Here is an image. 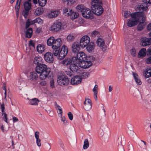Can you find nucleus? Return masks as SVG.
<instances>
[{"mask_svg": "<svg viewBox=\"0 0 151 151\" xmlns=\"http://www.w3.org/2000/svg\"><path fill=\"white\" fill-rule=\"evenodd\" d=\"M51 69L45 64L42 63L36 65V71L37 73L40 74V78L41 80L45 79L47 77L51 72Z\"/></svg>", "mask_w": 151, "mask_h": 151, "instance_id": "obj_1", "label": "nucleus"}, {"mask_svg": "<svg viewBox=\"0 0 151 151\" xmlns=\"http://www.w3.org/2000/svg\"><path fill=\"white\" fill-rule=\"evenodd\" d=\"M131 18L129 19L127 23V25L132 27L136 25L139 22V19L144 20L145 18L142 12H134L131 14Z\"/></svg>", "mask_w": 151, "mask_h": 151, "instance_id": "obj_2", "label": "nucleus"}, {"mask_svg": "<svg viewBox=\"0 0 151 151\" xmlns=\"http://www.w3.org/2000/svg\"><path fill=\"white\" fill-rule=\"evenodd\" d=\"M66 27L65 23L60 22L57 21L55 22L51 26V29L55 32L59 31L62 29H63Z\"/></svg>", "mask_w": 151, "mask_h": 151, "instance_id": "obj_3", "label": "nucleus"}, {"mask_svg": "<svg viewBox=\"0 0 151 151\" xmlns=\"http://www.w3.org/2000/svg\"><path fill=\"white\" fill-rule=\"evenodd\" d=\"M87 60V56L83 52H80L77 53L76 56L72 57V60L75 63Z\"/></svg>", "mask_w": 151, "mask_h": 151, "instance_id": "obj_4", "label": "nucleus"}, {"mask_svg": "<svg viewBox=\"0 0 151 151\" xmlns=\"http://www.w3.org/2000/svg\"><path fill=\"white\" fill-rule=\"evenodd\" d=\"M91 8L93 13L97 15H100L104 11L102 6L99 4L92 5Z\"/></svg>", "mask_w": 151, "mask_h": 151, "instance_id": "obj_5", "label": "nucleus"}, {"mask_svg": "<svg viewBox=\"0 0 151 151\" xmlns=\"http://www.w3.org/2000/svg\"><path fill=\"white\" fill-rule=\"evenodd\" d=\"M57 82L58 84L60 86L67 85L69 83V80L67 76L64 75L59 76Z\"/></svg>", "mask_w": 151, "mask_h": 151, "instance_id": "obj_6", "label": "nucleus"}, {"mask_svg": "<svg viewBox=\"0 0 151 151\" xmlns=\"http://www.w3.org/2000/svg\"><path fill=\"white\" fill-rule=\"evenodd\" d=\"M83 17L87 19H93V12H92L90 9L88 8H84V10L82 13Z\"/></svg>", "mask_w": 151, "mask_h": 151, "instance_id": "obj_7", "label": "nucleus"}, {"mask_svg": "<svg viewBox=\"0 0 151 151\" xmlns=\"http://www.w3.org/2000/svg\"><path fill=\"white\" fill-rule=\"evenodd\" d=\"M90 39L89 37L87 35L83 36L81 39L80 45L82 47H84L89 43Z\"/></svg>", "mask_w": 151, "mask_h": 151, "instance_id": "obj_8", "label": "nucleus"}, {"mask_svg": "<svg viewBox=\"0 0 151 151\" xmlns=\"http://www.w3.org/2000/svg\"><path fill=\"white\" fill-rule=\"evenodd\" d=\"M68 52L67 47L65 45H63L60 51L58 58L60 60L63 59L67 55Z\"/></svg>", "mask_w": 151, "mask_h": 151, "instance_id": "obj_9", "label": "nucleus"}, {"mask_svg": "<svg viewBox=\"0 0 151 151\" xmlns=\"http://www.w3.org/2000/svg\"><path fill=\"white\" fill-rule=\"evenodd\" d=\"M77 63L80 67L84 69L89 68L92 64V63H91V61L88 62L87 60H83Z\"/></svg>", "mask_w": 151, "mask_h": 151, "instance_id": "obj_10", "label": "nucleus"}, {"mask_svg": "<svg viewBox=\"0 0 151 151\" xmlns=\"http://www.w3.org/2000/svg\"><path fill=\"white\" fill-rule=\"evenodd\" d=\"M44 59L46 62L48 63H53L54 61L52 54L50 52H47L45 54Z\"/></svg>", "mask_w": 151, "mask_h": 151, "instance_id": "obj_11", "label": "nucleus"}, {"mask_svg": "<svg viewBox=\"0 0 151 151\" xmlns=\"http://www.w3.org/2000/svg\"><path fill=\"white\" fill-rule=\"evenodd\" d=\"M141 12L143 13L145 18L144 20L142 19H139V21H140V22L137 26V29L139 31H141L144 28L145 24V21L146 20V15L145 12Z\"/></svg>", "mask_w": 151, "mask_h": 151, "instance_id": "obj_12", "label": "nucleus"}, {"mask_svg": "<svg viewBox=\"0 0 151 151\" xmlns=\"http://www.w3.org/2000/svg\"><path fill=\"white\" fill-rule=\"evenodd\" d=\"M82 81L81 76H76L72 78L70 81V83L72 85H77L80 83Z\"/></svg>", "mask_w": 151, "mask_h": 151, "instance_id": "obj_13", "label": "nucleus"}, {"mask_svg": "<svg viewBox=\"0 0 151 151\" xmlns=\"http://www.w3.org/2000/svg\"><path fill=\"white\" fill-rule=\"evenodd\" d=\"M96 43L98 46L101 47L102 50L104 51L106 48V46L105 45V42L102 38H99L96 41Z\"/></svg>", "mask_w": 151, "mask_h": 151, "instance_id": "obj_14", "label": "nucleus"}, {"mask_svg": "<svg viewBox=\"0 0 151 151\" xmlns=\"http://www.w3.org/2000/svg\"><path fill=\"white\" fill-rule=\"evenodd\" d=\"M79 43L77 42H74L72 44L71 46L72 51L75 53H78L80 50Z\"/></svg>", "mask_w": 151, "mask_h": 151, "instance_id": "obj_15", "label": "nucleus"}, {"mask_svg": "<svg viewBox=\"0 0 151 151\" xmlns=\"http://www.w3.org/2000/svg\"><path fill=\"white\" fill-rule=\"evenodd\" d=\"M84 109L86 110H88L91 109L92 107L91 101L89 99H86L84 103Z\"/></svg>", "mask_w": 151, "mask_h": 151, "instance_id": "obj_16", "label": "nucleus"}, {"mask_svg": "<svg viewBox=\"0 0 151 151\" xmlns=\"http://www.w3.org/2000/svg\"><path fill=\"white\" fill-rule=\"evenodd\" d=\"M29 79L31 81H35L37 80L38 78V76L37 75V73L33 71L30 73V75L28 77Z\"/></svg>", "mask_w": 151, "mask_h": 151, "instance_id": "obj_17", "label": "nucleus"}, {"mask_svg": "<svg viewBox=\"0 0 151 151\" xmlns=\"http://www.w3.org/2000/svg\"><path fill=\"white\" fill-rule=\"evenodd\" d=\"M141 44L143 46H146L151 44V38H144L142 40Z\"/></svg>", "mask_w": 151, "mask_h": 151, "instance_id": "obj_18", "label": "nucleus"}, {"mask_svg": "<svg viewBox=\"0 0 151 151\" xmlns=\"http://www.w3.org/2000/svg\"><path fill=\"white\" fill-rule=\"evenodd\" d=\"M73 63H71L69 66L70 70L73 72H76L79 69V67L77 65V63H74L73 60Z\"/></svg>", "mask_w": 151, "mask_h": 151, "instance_id": "obj_19", "label": "nucleus"}, {"mask_svg": "<svg viewBox=\"0 0 151 151\" xmlns=\"http://www.w3.org/2000/svg\"><path fill=\"white\" fill-rule=\"evenodd\" d=\"M62 44V41L60 38H58L55 40V41L54 43V45L52 47V48H60V47Z\"/></svg>", "mask_w": 151, "mask_h": 151, "instance_id": "obj_20", "label": "nucleus"}, {"mask_svg": "<svg viewBox=\"0 0 151 151\" xmlns=\"http://www.w3.org/2000/svg\"><path fill=\"white\" fill-rule=\"evenodd\" d=\"M73 63L72 58L71 59L68 58H65L62 61V63L64 65L68 66Z\"/></svg>", "mask_w": 151, "mask_h": 151, "instance_id": "obj_21", "label": "nucleus"}, {"mask_svg": "<svg viewBox=\"0 0 151 151\" xmlns=\"http://www.w3.org/2000/svg\"><path fill=\"white\" fill-rule=\"evenodd\" d=\"M60 13L59 11H54L51 12L48 15V17L49 18H53L57 17Z\"/></svg>", "mask_w": 151, "mask_h": 151, "instance_id": "obj_22", "label": "nucleus"}, {"mask_svg": "<svg viewBox=\"0 0 151 151\" xmlns=\"http://www.w3.org/2000/svg\"><path fill=\"white\" fill-rule=\"evenodd\" d=\"M42 58L40 56H36L34 59L33 63L37 65L42 63Z\"/></svg>", "mask_w": 151, "mask_h": 151, "instance_id": "obj_23", "label": "nucleus"}, {"mask_svg": "<svg viewBox=\"0 0 151 151\" xmlns=\"http://www.w3.org/2000/svg\"><path fill=\"white\" fill-rule=\"evenodd\" d=\"M87 46L86 49L87 51L89 52H91L94 49L95 45L93 43H91L90 44H88Z\"/></svg>", "mask_w": 151, "mask_h": 151, "instance_id": "obj_24", "label": "nucleus"}, {"mask_svg": "<svg viewBox=\"0 0 151 151\" xmlns=\"http://www.w3.org/2000/svg\"><path fill=\"white\" fill-rule=\"evenodd\" d=\"M133 75L136 83L138 85H141L142 84V82L139 79V77L137 74L134 73H133Z\"/></svg>", "mask_w": 151, "mask_h": 151, "instance_id": "obj_25", "label": "nucleus"}, {"mask_svg": "<svg viewBox=\"0 0 151 151\" xmlns=\"http://www.w3.org/2000/svg\"><path fill=\"white\" fill-rule=\"evenodd\" d=\"M39 102V101L38 99L35 98L30 100L29 104L32 105H37Z\"/></svg>", "mask_w": 151, "mask_h": 151, "instance_id": "obj_26", "label": "nucleus"}, {"mask_svg": "<svg viewBox=\"0 0 151 151\" xmlns=\"http://www.w3.org/2000/svg\"><path fill=\"white\" fill-rule=\"evenodd\" d=\"M24 7L25 10L29 11L31 8V4L29 2L26 1L24 3Z\"/></svg>", "mask_w": 151, "mask_h": 151, "instance_id": "obj_27", "label": "nucleus"}, {"mask_svg": "<svg viewBox=\"0 0 151 151\" xmlns=\"http://www.w3.org/2000/svg\"><path fill=\"white\" fill-rule=\"evenodd\" d=\"M33 31L32 28H29L27 30L26 32V36L28 38H30L32 34Z\"/></svg>", "mask_w": 151, "mask_h": 151, "instance_id": "obj_28", "label": "nucleus"}, {"mask_svg": "<svg viewBox=\"0 0 151 151\" xmlns=\"http://www.w3.org/2000/svg\"><path fill=\"white\" fill-rule=\"evenodd\" d=\"M37 50L39 52L42 53L45 50V47L43 45H38L37 47Z\"/></svg>", "mask_w": 151, "mask_h": 151, "instance_id": "obj_29", "label": "nucleus"}, {"mask_svg": "<svg viewBox=\"0 0 151 151\" xmlns=\"http://www.w3.org/2000/svg\"><path fill=\"white\" fill-rule=\"evenodd\" d=\"M55 106L57 110V112L58 114H60L61 116L62 115L63 111L61 107L58 105L56 103H55Z\"/></svg>", "mask_w": 151, "mask_h": 151, "instance_id": "obj_30", "label": "nucleus"}, {"mask_svg": "<svg viewBox=\"0 0 151 151\" xmlns=\"http://www.w3.org/2000/svg\"><path fill=\"white\" fill-rule=\"evenodd\" d=\"M144 75L147 78H149L151 76V69H147L146 70Z\"/></svg>", "mask_w": 151, "mask_h": 151, "instance_id": "obj_31", "label": "nucleus"}, {"mask_svg": "<svg viewBox=\"0 0 151 151\" xmlns=\"http://www.w3.org/2000/svg\"><path fill=\"white\" fill-rule=\"evenodd\" d=\"M85 8L86 7L83 4L78 5L76 7V9L77 10L78 12H81L82 13L83 11L84 10V8Z\"/></svg>", "mask_w": 151, "mask_h": 151, "instance_id": "obj_32", "label": "nucleus"}, {"mask_svg": "<svg viewBox=\"0 0 151 151\" xmlns=\"http://www.w3.org/2000/svg\"><path fill=\"white\" fill-rule=\"evenodd\" d=\"M21 1L19 0H17L16 4L15 7V9L16 10V12H19V9L20 8V5L21 4Z\"/></svg>", "mask_w": 151, "mask_h": 151, "instance_id": "obj_33", "label": "nucleus"}, {"mask_svg": "<svg viewBox=\"0 0 151 151\" xmlns=\"http://www.w3.org/2000/svg\"><path fill=\"white\" fill-rule=\"evenodd\" d=\"M146 50L145 48L142 49L138 53V55L140 57H143L146 55Z\"/></svg>", "mask_w": 151, "mask_h": 151, "instance_id": "obj_34", "label": "nucleus"}, {"mask_svg": "<svg viewBox=\"0 0 151 151\" xmlns=\"http://www.w3.org/2000/svg\"><path fill=\"white\" fill-rule=\"evenodd\" d=\"M43 12L42 9L38 8L36 9L35 12V15L39 16L42 14Z\"/></svg>", "mask_w": 151, "mask_h": 151, "instance_id": "obj_35", "label": "nucleus"}, {"mask_svg": "<svg viewBox=\"0 0 151 151\" xmlns=\"http://www.w3.org/2000/svg\"><path fill=\"white\" fill-rule=\"evenodd\" d=\"M70 12V16H71L73 19L76 18L78 17L79 14L78 13L74 12L72 10H71Z\"/></svg>", "mask_w": 151, "mask_h": 151, "instance_id": "obj_36", "label": "nucleus"}, {"mask_svg": "<svg viewBox=\"0 0 151 151\" xmlns=\"http://www.w3.org/2000/svg\"><path fill=\"white\" fill-rule=\"evenodd\" d=\"M52 49L53 54L55 56H57L58 55V57H59V54L60 51V48H58V49L57 48H52Z\"/></svg>", "mask_w": 151, "mask_h": 151, "instance_id": "obj_37", "label": "nucleus"}, {"mask_svg": "<svg viewBox=\"0 0 151 151\" xmlns=\"http://www.w3.org/2000/svg\"><path fill=\"white\" fill-rule=\"evenodd\" d=\"M75 39V37L73 34H70L67 37V41L69 42L73 41Z\"/></svg>", "mask_w": 151, "mask_h": 151, "instance_id": "obj_38", "label": "nucleus"}, {"mask_svg": "<svg viewBox=\"0 0 151 151\" xmlns=\"http://www.w3.org/2000/svg\"><path fill=\"white\" fill-rule=\"evenodd\" d=\"M47 1V0H38V2L40 5L43 7L45 5Z\"/></svg>", "mask_w": 151, "mask_h": 151, "instance_id": "obj_39", "label": "nucleus"}, {"mask_svg": "<svg viewBox=\"0 0 151 151\" xmlns=\"http://www.w3.org/2000/svg\"><path fill=\"white\" fill-rule=\"evenodd\" d=\"M89 146V143L87 139H86L84 140V145L83 146V148L84 149H86Z\"/></svg>", "mask_w": 151, "mask_h": 151, "instance_id": "obj_40", "label": "nucleus"}, {"mask_svg": "<svg viewBox=\"0 0 151 151\" xmlns=\"http://www.w3.org/2000/svg\"><path fill=\"white\" fill-rule=\"evenodd\" d=\"M120 143L118 146L117 150L118 151H124L123 147L122 145V142L120 141Z\"/></svg>", "mask_w": 151, "mask_h": 151, "instance_id": "obj_41", "label": "nucleus"}, {"mask_svg": "<svg viewBox=\"0 0 151 151\" xmlns=\"http://www.w3.org/2000/svg\"><path fill=\"white\" fill-rule=\"evenodd\" d=\"M53 38V37H49L47 40V45L49 46H51L52 45V39Z\"/></svg>", "mask_w": 151, "mask_h": 151, "instance_id": "obj_42", "label": "nucleus"}, {"mask_svg": "<svg viewBox=\"0 0 151 151\" xmlns=\"http://www.w3.org/2000/svg\"><path fill=\"white\" fill-rule=\"evenodd\" d=\"M68 9H65L63 10V14H64L65 16H70V13L71 12H70L71 10L69 9V12H70V13H68V12H67Z\"/></svg>", "mask_w": 151, "mask_h": 151, "instance_id": "obj_43", "label": "nucleus"}, {"mask_svg": "<svg viewBox=\"0 0 151 151\" xmlns=\"http://www.w3.org/2000/svg\"><path fill=\"white\" fill-rule=\"evenodd\" d=\"M29 11L23 10L22 12V14L25 18H26L29 14Z\"/></svg>", "mask_w": 151, "mask_h": 151, "instance_id": "obj_44", "label": "nucleus"}, {"mask_svg": "<svg viewBox=\"0 0 151 151\" xmlns=\"http://www.w3.org/2000/svg\"><path fill=\"white\" fill-rule=\"evenodd\" d=\"M4 115V116L3 117V119L4 120V121L6 122L7 123H8V122L7 121V114L5 112H2V116Z\"/></svg>", "mask_w": 151, "mask_h": 151, "instance_id": "obj_45", "label": "nucleus"}, {"mask_svg": "<svg viewBox=\"0 0 151 151\" xmlns=\"http://www.w3.org/2000/svg\"><path fill=\"white\" fill-rule=\"evenodd\" d=\"M63 1L65 2H67L68 4L69 3L71 4H74L76 1L77 0H62Z\"/></svg>", "mask_w": 151, "mask_h": 151, "instance_id": "obj_46", "label": "nucleus"}, {"mask_svg": "<svg viewBox=\"0 0 151 151\" xmlns=\"http://www.w3.org/2000/svg\"><path fill=\"white\" fill-rule=\"evenodd\" d=\"M131 14L129 12L125 11L124 13V17L125 18H127L130 16H131Z\"/></svg>", "mask_w": 151, "mask_h": 151, "instance_id": "obj_47", "label": "nucleus"}, {"mask_svg": "<svg viewBox=\"0 0 151 151\" xmlns=\"http://www.w3.org/2000/svg\"><path fill=\"white\" fill-rule=\"evenodd\" d=\"M95 58L93 56H89V57L88 58L87 57V60H88V62L91 61V63L94 60Z\"/></svg>", "mask_w": 151, "mask_h": 151, "instance_id": "obj_48", "label": "nucleus"}, {"mask_svg": "<svg viewBox=\"0 0 151 151\" xmlns=\"http://www.w3.org/2000/svg\"><path fill=\"white\" fill-rule=\"evenodd\" d=\"M36 23H38L40 24H41L43 23V20L40 18H37L35 19Z\"/></svg>", "mask_w": 151, "mask_h": 151, "instance_id": "obj_49", "label": "nucleus"}, {"mask_svg": "<svg viewBox=\"0 0 151 151\" xmlns=\"http://www.w3.org/2000/svg\"><path fill=\"white\" fill-rule=\"evenodd\" d=\"M31 25V24L30 19H28L26 21V28L27 29Z\"/></svg>", "mask_w": 151, "mask_h": 151, "instance_id": "obj_50", "label": "nucleus"}, {"mask_svg": "<svg viewBox=\"0 0 151 151\" xmlns=\"http://www.w3.org/2000/svg\"><path fill=\"white\" fill-rule=\"evenodd\" d=\"M61 116V121L63 122V123L65 124H68V122L67 120H66V118L64 116Z\"/></svg>", "mask_w": 151, "mask_h": 151, "instance_id": "obj_51", "label": "nucleus"}, {"mask_svg": "<svg viewBox=\"0 0 151 151\" xmlns=\"http://www.w3.org/2000/svg\"><path fill=\"white\" fill-rule=\"evenodd\" d=\"M101 3V1L99 0H93L91 2L92 5L94 4H98Z\"/></svg>", "mask_w": 151, "mask_h": 151, "instance_id": "obj_52", "label": "nucleus"}, {"mask_svg": "<svg viewBox=\"0 0 151 151\" xmlns=\"http://www.w3.org/2000/svg\"><path fill=\"white\" fill-rule=\"evenodd\" d=\"M128 149L129 150H133V147L131 143L130 142H128Z\"/></svg>", "mask_w": 151, "mask_h": 151, "instance_id": "obj_53", "label": "nucleus"}, {"mask_svg": "<svg viewBox=\"0 0 151 151\" xmlns=\"http://www.w3.org/2000/svg\"><path fill=\"white\" fill-rule=\"evenodd\" d=\"M131 53L132 55L135 56L136 55L135 50L134 49H132L131 50Z\"/></svg>", "mask_w": 151, "mask_h": 151, "instance_id": "obj_54", "label": "nucleus"}, {"mask_svg": "<svg viewBox=\"0 0 151 151\" xmlns=\"http://www.w3.org/2000/svg\"><path fill=\"white\" fill-rule=\"evenodd\" d=\"M98 88V86L97 84L95 85L94 88H93V92L94 93H97Z\"/></svg>", "mask_w": 151, "mask_h": 151, "instance_id": "obj_55", "label": "nucleus"}, {"mask_svg": "<svg viewBox=\"0 0 151 151\" xmlns=\"http://www.w3.org/2000/svg\"><path fill=\"white\" fill-rule=\"evenodd\" d=\"M68 116L69 117V119L70 120H72L73 119V114L71 113L70 112H69L68 113Z\"/></svg>", "mask_w": 151, "mask_h": 151, "instance_id": "obj_56", "label": "nucleus"}, {"mask_svg": "<svg viewBox=\"0 0 151 151\" xmlns=\"http://www.w3.org/2000/svg\"><path fill=\"white\" fill-rule=\"evenodd\" d=\"M50 83L51 88H53L54 87V82L53 79L51 80Z\"/></svg>", "mask_w": 151, "mask_h": 151, "instance_id": "obj_57", "label": "nucleus"}, {"mask_svg": "<svg viewBox=\"0 0 151 151\" xmlns=\"http://www.w3.org/2000/svg\"><path fill=\"white\" fill-rule=\"evenodd\" d=\"M0 109H1L2 112H4V103L2 104L1 105Z\"/></svg>", "mask_w": 151, "mask_h": 151, "instance_id": "obj_58", "label": "nucleus"}, {"mask_svg": "<svg viewBox=\"0 0 151 151\" xmlns=\"http://www.w3.org/2000/svg\"><path fill=\"white\" fill-rule=\"evenodd\" d=\"M147 8V6H146V7L145 8L144 6H143L142 5H141L140 6H139V10H140L141 9L142 10L145 11V10H146V9Z\"/></svg>", "mask_w": 151, "mask_h": 151, "instance_id": "obj_59", "label": "nucleus"}, {"mask_svg": "<svg viewBox=\"0 0 151 151\" xmlns=\"http://www.w3.org/2000/svg\"><path fill=\"white\" fill-rule=\"evenodd\" d=\"M36 143L38 146L40 147L41 146V140L40 139H36Z\"/></svg>", "mask_w": 151, "mask_h": 151, "instance_id": "obj_60", "label": "nucleus"}, {"mask_svg": "<svg viewBox=\"0 0 151 151\" xmlns=\"http://www.w3.org/2000/svg\"><path fill=\"white\" fill-rule=\"evenodd\" d=\"M145 61L147 64L151 63V56L147 58L146 59Z\"/></svg>", "mask_w": 151, "mask_h": 151, "instance_id": "obj_61", "label": "nucleus"}, {"mask_svg": "<svg viewBox=\"0 0 151 151\" xmlns=\"http://www.w3.org/2000/svg\"><path fill=\"white\" fill-rule=\"evenodd\" d=\"M65 73L67 75L70 77H71L73 75L72 73L69 71H66Z\"/></svg>", "mask_w": 151, "mask_h": 151, "instance_id": "obj_62", "label": "nucleus"}, {"mask_svg": "<svg viewBox=\"0 0 151 151\" xmlns=\"http://www.w3.org/2000/svg\"><path fill=\"white\" fill-rule=\"evenodd\" d=\"M39 134L40 132L38 131H36L35 132V136L36 139L39 138Z\"/></svg>", "mask_w": 151, "mask_h": 151, "instance_id": "obj_63", "label": "nucleus"}, {"mask_svg": "<svg viewBox=\"0 0 151 151\" xmlns=\"http://www.w3.org/2000/svg\"><path fill=\"white\" fill-rule=\"evenodd\" d=\"M143 2L146 4H151V0H142Z\"/></svg>", "mask_w": 151, "mask_h": 151, "instance_id": "obj_64", "label": "nucleus"}]
</instances>
